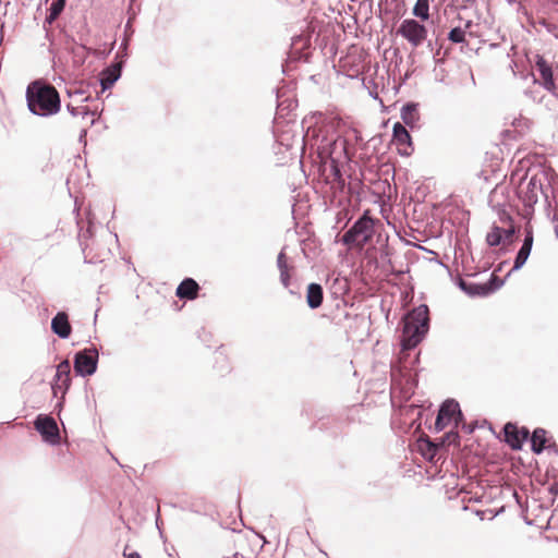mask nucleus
Returning a JSON list of instances; mask_svg holds the SVG:
<instances>
[{
  "label": "nucleus",
  "mask_w": 558,
  "mask_h": 558,
  "mask_svg": "<svg viewBox=\"0 0 558 558\" xmlns=\"http://www.w3.org/2000/svg\"><path fill=\"white\" fill-rule=\"evenodd\" d=\"M26 96L28 108L35 114H54L60 109L59 94L51 85L34 82L27 87Z\"/></svg>",
  "instance_id": "obj_1"
},
{
  "label": "nucleus",
  "mask_w": 558,
  "mask_h": 558,
  "mask_svg": "<svg viewBox=\"0 0 558 558\" xmlns=\"http://www.w3.org/2000/svg\"><path fill=\"white\" fill-rule=\"evenodd\" d=\"M428 307L420 305L404 318L401 344L403 350L415 348L428 331Z\"/></svg>",
  "instance_id": "obj_2"
},
{
  "label": "nucleus",
  "mask_w": 558,
  "mask_h": 558,
  "mask_svg": "<svg viewBox=\"0 0 558 558\" xmlns=\"http://www.w3.org/2000/svg\"><path fill=\"white\" fill-rule=\"evenodd\" d=\"M366 209L362 217L343 234L342 242L362 250L373 238L375 220Z\"/></svg>",
  "instance_id": "obj_3"
},
{
  "label": "nucleus",
  "mask_w": 558,
  "mask_h": 558,
  "mask_svg": "<svg viewBox=\"0 0 558 558\" xmlns=\"http://www.w3.org/2000/svg\"><path fill=\"white\" fill-rule=\"evenodd\" d=\"M397 33L416 48L426 40L428 32L418 21L405 19L401 22Z\"/></svg>",
  "instance_id": "obj_4"
},
{
  "label": "nucleus",
  "mask_w": 558,
  "mask_h": 558,
  "mask_svg": "<svg viewBox=\"0 0 558 558\" xmlns=\"http://www.w3.org/2000/svg\"><path fill=\"white\" fill-rule=\"evenodd\" d=\"M460 421H462V412L459 403L454 400H446L439 409L435 428L442 430L452 422L458 426Z\"/></svg>",
  "instance_id": "obj_5"
},
{
  "label": "nucleus",
  "mask_w": 558,
  "mask_h": 558,
  "mask_svg": "<svg viewBox=\"0 0 558 558\" xmlns=\"http://www.w3.org/2000/svg\"><path fill=\"white\" fill-rule=\"evenodd\" d=\"M98 362V351L96 349H85L78 351L74 357V371L81 376H90L96 372Z\"/></svg>",
  "instance_id": "obj_6"
},
{
  "label": "nucleus",
  "mask_w": 558,
  "mask_h": 558,
  "mask_svg": "<svg viewBox=\"0 0 558 558\" xmlns=\"http://www.w3.org/2000/svg\"><path fill=\"white\" fill-rule=\"evenodd\" d=\"M34 425L46 441L50 444L59 442V428L53 417L40 414L37 416Z\"/></svg>",
  "instance_id": "obj_7"
},
{
  "label": "nucleus",
  "mask_w": 558,
  "mask_h": 558,
  "mask_svg": "<svg viewBox=\"0 0 558 558\" xmlns=\"http://www.w3.org/2000/svg\"><path fill=\"white\" fill-rule=\"evenodd\" d=\"M505 441L514 450L522 447L524 440L527 439L530 430L526 427H518L513 423H507L504 427Z\"/></svg>",
  "instance_id": "obj_8"
},
{
  "label": "nucleus",
  "mask_w": 558,
  "mask_h": 558,
  "mask_svg": "<svg viewBox=\"0 0 558 558\" xmlns=\"http://www.w3.org/2000/svg\"><path fill=\"white\" fill-rule=\"evenodd\" d=\"M71 385V365L68 360L62 361L57 366V373L52 384L53 393L57 395L59 391L64 393Z\"/></svg>",
  "instance_id": "obj_9"
},
{
  "label": "nucleus",
  "mask_w": 558,
  "mask_h": 558,
  "mask_svg": "<svg viewBox=\"0 0 558 558\" xmlns=\"http://www.w3.org/2000/svg\"><path fill=\"white\" fill-rule=\"evenodd\" d=\"M393 143L401 155L409 156L413 151L411 136L400 122L393 125Z\"/></svg>",
  "instance_id": "obj_10"
},
{
  "label": "nucleus",
  "mask_w": 558,
  "mask_h": 558,
  "mask_svg": "<svg viewBox=\"0 0 558 558\" xmlns=\"http://www.w3.org/2000/svg\"><path fill=\"white\" fill-rule=\"evenodd\" d=\"M51 329L60 338H69L72 327L69 323V316L65 312H59L51 320Z\"/></svg>",
  "instance_id": "obj_11"
},
{
  "label": "nucleus",
  "mask_w": 558,
  "mask_h": 558,
  "mask_svg": "<svg viewBox=\"0 0 558 558\" xmlns=\"http://www.w3.org/2000/svg\"><path fill=\"white\" fill-rule=\"evenodd\" d=\"M533 241H534L533 230H532V228H526L523 244H522L521 248L519 250L517 257L514 259V266H513L514 269L521 268L524 265V263L526 262V259L529 258V255L532 250Z\"/></svg>",
  "instance_id": "obj_12"
},
{
  "label": "nucleus",
  "mask_w": 558,
  "mask_h": 558,
  "mask_svg": "<svg viewBox=\"0 0 558 558\" xmlns=\"http://www.w3.org/2000/svg\"><path fill=\"white\" fill-rule=\"evenodd\" d=\"M198 291V283L192 278H185L177 288L175 294L181 300H195Z\"/></svg>",
  "instance_id": "obj_13"
},
{
  "label": "nucleus",
  "mask_w": 558,
  "mask_h": 558,
  "mask_svg": "<svg viewBox=\"0 0 558 558\" xmlns=\"http://www.w3.org/2000/svg\"><path fill=\"white\" fill-rule=\"evenodd\" d=\"M536 68L543 80V85L547 90H554L556 88L551 66L546 62L544 58H538L536 61Z\"/></svg>",
  "instance_id": "obj_14"
},
{
  "label": "nucleus",
  "mask_w": 558,
  "mask_h": 558,
  "mask_svg": "<svg viewBox=\"0 0 558 558\" xmlns=\"http://www.w3.org/2000/svg\"><path fill=\"white\" fill-rule=\"evenodd\" d=\"M324 291L320 284L310 283L306 289V302L311 308H317L323 304Z\"/></svg>",
  "instance_id": "obj_15"
},
{
  "label": "nucleus",
  "mask_w": 558,
  "mask_h": 558,
  "mask_svg": "<svg viewBox=\"0 0 558 558\" xmlns=\"http://www.w3.org/2000/svg\"><path fill=\"white\" fill-rule=\"evenodd\" d=\"M277 264L280 270V280L282 284L287 288L290 284L292 267L288 265V257L284 252L279 253L277 257Z\"/></svg>",
  "instance_id": "obj_16"
},
{
  "label": "nucleus",
  "mask_w": 558,
  "mask_h": 558,
  "mask_svg": "<svg viewBox=\"0 0 558 558\" xmlns=\"http://www.w3.org/2000/svg\"><path fill=\"white\" fill-rule=\"evenodd\" d=\"M546 430L543 428H536L531 437L532 450L535 453H541L547 444Z\"/></svg>",
  "instance_id": "obj_17"
},
{
  "label": "nucleus",
  "mask_w": 558,
  "mask_h": 558,
  "mask_svg": "<svg viewBox=\"0 0 558 558\" xmlns=\"http://www.w3.org/2000/svg\"><path fill=\"white\" fill-rule=\"evenodd\" d=\"M401 118L407 125L412 126L418 120L417 107L414 104L403 106Z\"/></svg>",
  "instance_id": "obj_18"
},
{
  "label": "nucleus",
  "mask_w": 558,
  "mask_h": 558,
  "mask_svg": "<svg viewBox=\"0 0 558 558\" xmlns=\"http://www.w3.org/2000/svg\"><path fill=\"white\" fill-rule=\"evenodd\" d=\"M413 15L422 21H427L429 19V0H416Z\"/></svg>",
  "instance_id": "obj_19"
},
{
  "label": "nucleus",
  "mask_w": 558,
  "mask_h": 558,
  "mask_svg": "<svg viewBox=\"0 0 558 558\" xmlns=\"http://www.w3.org/2000/svg\"><path fill=\"white\" fill-rule=\"evenodd\" d=\"M64 5H65V0L53 1L49 8V14L46 17V23L51 25L58 19L60 13L63 11Z\"/></svg>",
  "instance_id": "obj_20"
},
{
  "label": "nucleus",
  "mask_w": 558,
  "mask_h": 558,
  "mask_svg": "<svg viewBox=\"0 0 558 558\" xmlns=\"http://www.w3.org/2000/svg\"><path fill=\"white\" fill-rule=\"evenodd\" d=\"M500 220H501L504 223L509 225V228H508V229H506V230H504V229H502V238L505 236V239H506L507 241H511V240H512V238H513V235H514V232H515V230H514V226H513V223H512V217H511L508 213H506L505 210H502V211L500 213Z\"/></svg>",
  "instance_id": "obj_21"
},
{
  "label": "nucleus",
  "mask_w": 558,
  "mask_h": 558,
  "mask_svg": "<svg viewBox=\"0 0 558 558\" xmlns=\"http://www.w3.org/2000/svg\"><path fill=\"white\" fill-rule=\"evenodd\" d=\"M502 240V228L494 226L486 235V242L489 246H498Z\"/></svg>",
  "instance_id": "obj_22"
},
{
  "label": "nucleus",
  "mask_w": 558,
  "mask_h": 558,
  "mask_svg": "<svg viewBox=\"0 0 558 558\" xmlns=\"http://www.w3.org/2000/svg\"><path fill=\"white\" fill-rule=\"evenodd\" d=\"M448 38L456 44L463 43L465 40V33L462 28L454 27L450 31Z\"/></svg>",
  "instance_id": "obj_23"
},
{
  "label": "nucleus",
  "mask_w": 558,
  "mask_h": 558,
  "mask_svg": "<svg viewBox=\"0 0 558 558\" xmlns=\"http://www.w3.org/2000/svg\"><path fill=\"white\" fill-rule=\"evenodd\" d=\"M497 279L496 276H493V279L489 283H486V284H481V286H475L474 287V290H472L471 292L474 293V294H481V295H486L488 294L490 291H493V287H490L492 282L495 281Z\"/></svg>",
  "instance_id": "obj_24"
},
{
  "label": "nucleus",
  "mask_w": 558,
  "mask_h": 558,
  "mask_svg": "<svg viewBox=\"0 0 558 558\" xmlns=\"http://www.w3.org/2000/svg\"><path fill=\"white\" fill-rule=\"evenodd\" d=\"M330 161H331L330 167H331V172H332V175H333V180L340 182L341 181V172H340V169L338 167V163H337V161L333 158H331Z\"/></svg>",
  "instance_id": "obj_25"
},
{
  "label": "nucleus",
  "mask_w": 558,
  "mask_h": 558,
  "mask_svg": "<svg viewBox=\"0 0 558 558\" xmlns=\"http://www.w3.org/2000/svg\"><path fill=\"white\" fill-rule=\"evenodd\" d=\"M448 444H459V434L457 432H450L445 436L444 442Z\"/></svg>",
  "instance_id": "obj_26"
},
{
  "label": "nucleus",
  "mask_w": 558,
  "mask_h": 558,
  "mask_svg": "<svg viewBox=\"0 0 558 558\" xmlns=\"http://www.w3.org/2000/svg\"><path fill=\"white\" fill-rule=\"evenodd\" d=\"M116 80H117V76H111L110 75V76L101 80V85H102L104 88H107L110 85H112Z\"/></svg>",
  "instance_id": "obj_27"
},
{
  "label": "nucleus",
  "mask_w": 558,
  "mask_h": 558,
  "mask_svg": "<svg viewBox=\"0 0 558 558\" xmlns=\"http://www.w3.org/2000/svg\"><path fill=\"white\" fill-rule=\"evenodd\" d=\"M126 549H128V546H125L124 551H123L124 558H142L141 555L136 551L128 554Z\"/></svg>",
  "instance_id": "obj_28"
},
{
  "label": "nucleus",
  "mask_w": 558,
  "mask_h": 558,
  "mask_svg": "<svg viewBox=\"0 0 558 558\" xmlns=\"http://www.w3.org/2000/svg\"><path fill=\"white\" fill-rule=\"evenodd\" d=\"M83 112H85V108H81V109H73V110H72V114L83 113Z\"/></svg>",
  "instance_id": "obj_29"
},
{
  "label": "nucleus",
  "mask_w": 558,
  "mask_h": 558,
  "mask_svg": "<svg viewBox=\"0 0 558 558\" xmlns=\"http://www.w3.org/2000/svg\"><path fill=\"white\" fill-rule=\"evenodd\" d=\"M551 490H554L556 494L558 493V481L555 482V484L551 487Z\"/></svg>",
  "instance_id": "obj_30"
},
{
  "label": "nucleus",
  "mask_w": 558,
  "mask_h": 558,
  "mask_svg": "<svg viewBox=\"0 0 558 558\" xmlns=\"http://www.w3.org/2000/svg\"><path fill=\"white\" fill-rule=\"evenodd\" d=\"M529 185H532L533 187H535V186H536V184H535V182H534V179H532V180L530 181Z\"/></svg>",
  "instance_id": "obj_31"
},
{
  "label": "nucleus",
  "mask_w": 558,
  "mask_h": 558,
  "mask_svg": "<svg viewBox=\"0 0 558 558\" xmlns=\"http://www.w3.org/2000/svg\"><path fill=\"white\" fill-rule=\"evenodd\" d=\"M530 202H536V195H533L532 197L529 198Z\"/></svg>",
  "instance_id": "obj_32"
}]
</instances>
